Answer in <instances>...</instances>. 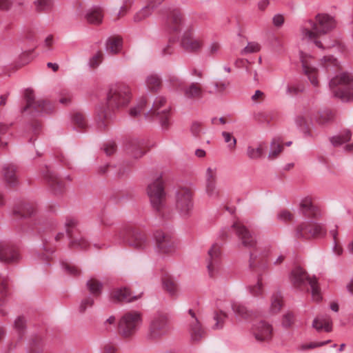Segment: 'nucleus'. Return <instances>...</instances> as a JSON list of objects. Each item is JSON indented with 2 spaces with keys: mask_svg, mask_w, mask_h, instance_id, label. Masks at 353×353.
I'll use <instances>...</instances> for the list:
<instances>
[{
  "mask_svg": "<svg viewBox=\"0 0 353 353\" xmlns=\"http://www.w3.org/2000/svg\"><path fill=\"white\" fill-rule=\"evenodd\" d=\"M307 23L312 30L308 27L301 28L303 39L312 40L318 48L324 49L323 44L317 38L335 28L336 22L334 18L326 14H319L316 16V22L309 20Z\"/></svg>",
  "mask_w": 353,
  "mask_h": 353,
  "instance_id": "obj_1",
  "label": "nucleus"
},
{
  "mask_svg": "<svg viewBox=\"0 0 353 353\" xmlns=\"http://www.w3.org/2000/svg\"><path fill=\"white\" fill-rule=\"evenodd\" d=\"M334 97L343 102L353 99V75L347 72H342L333 77L329 83Z\"/></svg>",
  "mask_w": 353,
  "mask_h": 353,
  "instance_id": "obj_2",
  "label": "nucleus"
},
{
  "mask_svg": "<svg viewBox=\"0 0 353 353\" xmlns=\"http://www.w3.org/2000/svg\"><path fill=\"white\" fill-rule=\"evenodd\" d=\"M131 98L132 92L129 85L121 83L112 85L107 96L108 108L112 110L124 108Z\"/></svg>",
  "mask_w": 353,
  "mask_h": 353,
  "instance_id": "obj_3",
  "label": "nucleus"
},
{
  "mask_svg": "<svg viewBox=\"0 0 353 353\" xmlns=\"http://www.w3.org/2000/svg\"><path fill=\"white\" fill-rule=\"evenodd\" d=\"M155 250L162 255L173 256L179 249V243L174 235L168 232L158 230L154 234Z\"/></svg>",
  "mask_w": 353,
  "mask_h": 353,
  "instance_id": "obj_4",
  "label": "nucleus"
},
{
  "mask_svg": "<svg viewBox=\"0 0 353 353\" xmlns=\"http://www.w3.org/2000/svg\"><path fill=\"white\" fill-rule=\"evenodd\" d=\"M290 278L292 283L298 288L309 284L312 299L315 301H319L321 299L320 289L315 276H309L302 268L297 267L292 271Z\"/></svg>",
  "mask_w": 353,
  "mask_h": 353,
  "instance_id": "obj_5",
  "label": "nucleus"
},
{
  "mask_svg": "<svg viewBox=\"0 0 353 353\" xmlns=\"http://www.w3.org/2000/svg\"><path fill=\"white\" fill-rule=\"evenodd\" d=\"M147 194L152 208L161 212L165 207V193L164 191L161 176L152 179L147 188Z\"/></svg>",
  "mask_w": 353,
  "mask_h": 353,
  "instance_id": "obj_6",
  "label": "nucleus"
},
{
  "mask_svg": "<svg viewBox=\"0 0 353 353\" xmlns=\"http://www.w3.org/2000/svg\"><path fill=\"white\" fill-rule=\"evenodd\" d=\"M142 324V317L140 312L130 311L125 313L119 321V332L120 334L129 338L133 336Z\"/></svg>",
  "mask_w": 353,
  "mask_h": 353,
  "instance_id": "obj_7",
  "label": "nucleus"
},
{
  "mask_svg": "<svg viewBox=\"0 0 353 353\" xmlns=\"http://www.w3.org/2000/svg\"><path fill=\"white\" fill-rule=\"evenodd\" d=\"M170 330L169 319L166 314L157 313L150 319L147 338L157 340L165 335Z\"/></svg>",
  "mask_w": 353,
  "mask_h": 353,
  "instance_id": "obj_8",
  "label": "nucleus"
},
{
  "mask_svg": "<svg viewBox=\"0 0 353 353\" xmlns=\"http://www.w3.org/2000/svg\"><path fill=\"white\" fill-rule=\"evenodd\" d=\"M117 237L119 240L128 242L130 246L138 250H143L148 245L145 235L131 227L121 229L118 232Z\"/></svg>",
  "mask_w": 353,
  "mask_h": 353,
  "instance_id": "obj_9",
  "label": "nucleus"
},
{
  "mask_svg": "<svg viewBox=\"0 0 353 353\" xmlns=\"http://www.w3.org/2000/svg\"><path fill=\"white\" fill-rule=\"evenodd\" d=\"M192 192L181 188L176 192V209L182 218H188L193 210Z\"/></svg>",
  "mask_w": 353,
  "mask_h": 353,
  "instance_id": "obj_10",
  "label": "nucleus"
},
{
  "mask_svg": "<svg viewBox=\"0 0 353 353\" xmlns=\"http://www.w3.org/2000/svg\"><path fill=\"white\" fill-rule=\"evenodd\" d=\"M326 234L323 225L312 222H304L299 225L295 230L297 239H309L310 237H323Z\"/></svg>",
  "mask_w": 353,
  "mask_h": 353,
  "instance_id": "obj_11",
  "label": "nucleus"
},
{
  "mask_svg": "<svg viewBox=\"0 0 353 353\" xmlns=\"http://www.w3.org/2000/svg\"><path fill=\"white\" fill-rule=\"evenodd\" d=\"M187 321V329L191 340L194 342L201 341L205 336L206 332L198 315L191 309L188 311Z\"/></svg>",
  "mask_w": 353,
  "mask_h": 353,
  "instance_id": "obj_12",
  "label": "nucleus"
},
{
  "mask_svg": "<svg viewBox=\"0 0 353 353\" xmlns=\"http://www.w3.org/2000/svg\"><path fill=\"white\" fill-rule=\"evenodd\" d=\"M21 257L18 250L10 243L0 241V261L7 264L17 263Z\"/></svg>",
  "mask_w": 353,
  "mask_h": 353,
  "instance_id": "obj_13",
  "label": "nucleus"
},
{
  "mask_svg": "<svg viewBox=\"0 0 353 353\" xmlns=\"http://www.w3.org/2000/svg\"><path fill=\"white\" fill-rule=\"evenodd\" d=\"M77 224V221L76 219L73 217L66 218L65 227L70 239V245L72 248H79L81 250L86 249L89 245L88 241L81 236H73L72 234V229L74 228Z\"/></svg>",
  "mask_w": 353,
  "mask_h": 353,
  "instance_id": "obj_14",
  "label": "nucleus"
},
{
  "mask_svg": "<svg viewBox=\"0 0 353 353\" xmlns=\"http://www.w3.org/2000/svg\"><path fill=\"white\" fill-rule=\"evenodd\" d=\"M242 245L248 248H253L256 246L255 238L250 234L249 230L240 221H236L232 225Z\"/></svg>",
  "mask_w": 353,
  "mask_h": 353,
  "instance_id": "obj_15",
  "label": "nucleus"
},
{
  "mask_svg": "<svg viewBox=\"0 0 353 353\" xmlns=\"http://www.w3.org/2000/svg\"><path fill=\"white\" fill-rule=\"evenodd\" d=\"M181 45L188 52H197L202 48L203 41L194 37L191 31H186L181 39Z\"/></svg>",
  "mask_w": 353,
  "mask_h": 353,
  "instance_id": "obj_16",
  "label": "nucleus"
},
{
  "mask_svg": "<svg viewBox=\"0 0 353 353\" xmlns=\"http://www.w3.org/2000/svg\"><path fill=\"white\" fill-rule=\"evenodd\" d=\"M126 153L133 159H139L146 152L143 140L132 139L126 145Z\"/></svg>",
  "mask_w": 353,
  "mask_h": 353,
  "instance_id": "obj_17",
  "label": "nucleus"
},
{
  "mask_svg": "<svg viewBox=\"0 0 353 353\" xmlns=\"http://www.w3.org/2000/svg\"><path fill=\"white\" fill-rule=\"evenodd\" d=\"M44 177L54 194H59L65 190V184L63 180L59 178L54 172L47 170Z\"/></svg>",
  "mask_w": 353,
  "mask_h": 353,
  "instance_id": "obj_18",
  "label": "nucleus"
},
{
  "mask_svg": "<svg viewBox=\"0 0 353 353\" xmlns=\"http://www.w3.org/2000/svg\"><path fill=\"white\" fill-rule=\"evenodd\" d=\"M312 326L317 332H330L333 327L332 319L327 314L318 315L313 320Z\"/></svg>",
  "mask_w": 353,
  "mask_h": 353,
  "instance_id": "obj_19",
  "label": "nucleus"
},
{
  "mask_svg": "<svg viewBox=\"0 0 353 353\" xmlns=\"http://www.w3.org/2000/svg\"><path fill=\"white\" fill-rule=\"evenodd\" d=\"M253 332L257 341H268L271 339L272 328L268 323L261 321L254 325Z\"/></svg>",
  "mask_w": 353,
  "mask_h": 353,
  "instance_id": "obj_20",
  "label": "nucleus"
},
{
  "mask_svg": "<svg viewBox=\"0 0 353 353\" xmlns=\"http://www.w3.org/2000/svg\"><path fill=\"white\" fill-rule=\"evenodd\" d=\"M170 112H146L144 117L146 120L154 121L160 123L165 128H167L170 123Z\"/></svg>",
  "mask_w": 353,
  "mask_h": 353,
  "instance_id": "obj_21",
  "label": "nucleus"
},
{
  "mask_svg": "<svg viewBox=\"0 0 353 353\" xmlns=\"http://www.w3.org/2000/svg\"><path fill=\"white\" fill-rule=\"evenodd\" d=\"M183 23L181 13L179 10H172L167 19L168 28L173 32H179Z\"/></svg>",
  "mask_w": 353,
  "mask_h": 353,
  "instance_id": "obj_22",
  "label": "nucleus"
},
{
  "mask_svg": "<svg viewBox=\"0 0 353 353\" xmlns=\"http://www.w3.org/2000/svg\"><path fill=\"white\" fill-rule=\"evenodd\" d=\"M208 273L210 278L220 279L225 276L226 270L222 265L221 261H208Z\"/></svg>",
  "mask_w": 353,
  "mask_h": 353,
  "instance_id": "obj_23",
  "label": "nucleus"
},
{
  "mask_svg": "<svg viewBox=\"0 0 353 353\" xmlns=\"http://www.w3.org/2000/svg\"><path fill=\"white\" fill-rule=\"evenodd\" d=\"M306 55L303 54V52H301L300 54V59L302 63V67L304 73L308 77L311 83L314 85L317 86L319 84V81L317 80L316 77V69L313 68L306 60L305 59Z\"/></svg>",
  "mask_w": 353,
  "mask_h": 353,
  "instance_id": "obj_24",
  "label": "nucleus"
},
{
  "mask_svg": "<svg viewBox=\"0 0 353 353\" xmlns=\"http://www.w3.org/2000/svg\"><path fill=\"white\" fill-rule=\"evenodd\" d=\"M300 209L309 217L316 218L320 214L319 208L312 203L310 197H305L301 201Z\"/></svg>",
  "mask_w": 353,
  "mask_h": 353,
  "instance_id": "obj_25",
  "label": "nucleus"
},
{
  "mask_svg": "<svg viewBox=\"0 0 353 353\" xmlns=\"http://www.w3.org/2000/svg\"><path fill=\"white\" fill-rule=\"evenodd\" d=\"M2 172L7 183L12 186L18 183L17 167L15 165L12 163L5 164L3 167Z\"/></svg>",
  "mask_w": 353,
  "mask_h": 353,
  "instance_id": "obj_26",
  "label": "nucleus"
},
{
  "mask_svg": "<svg viewBox=\"0 0 353 353\" xmlns=\"http://www.w3.org/2000/svg\"><path fill=\"white\" fill-rule=\"evenodd\" d=\"M267 256V254L259 251H253L250 253V265L251 268L257 267L260 270H265L268 263L264 258Z\"/></svg>",
  "mask_w": 353,
  "mask_h": 353,
  "instance_id": "obj_27",
  "label": "nucleus"
},
{
  "mask_svg": "<svg viewBox=\"0 0 353 353\" xmlns=\"http://www.w3.org/2000/svg\"><path fill=\"white\" fill-rule=\"evenodd\" d=\"M112 297L117 301L132 302L141 297V294L132 296L131 292L126 288H118L114 290Z\"/></svg>",
  "mask_w": 353,
  "mask_h": 353,
  "instance_id": "obj_28",
  "label": "nucleus"
},
{
  "mask_svg": "<svg viewBox=\"0 0 353 353\" xmlns=\"http://www.w3.org/2000/svg\"><path fill=\"white\" fill-rule=\"evenodd\" d=\"M85 17L89 23L101 24L103 18V10L100 7L94 6L87 12Z\"/></svg>",
  "mask_w": 353,
  "mask_h": 353,
  "instance_id": "obj_29",
  "label": "nucleus"
},
{
  "mask_svg": "<svg viewBox=\"0 0 353 353\" xmlns=\"http://www.w3.org/2000/svg\"><path fill=\"white\" fill-rule=\"evenodd\" d=\"M265 143H259L256 145H249L246 150V155L250 159L256 160L261 159L265 154Z\"/></svg>",
  "mask_w": 353,
  "mask_h": 353,
  "instance_id": "obj_30",
  "label": "nucleus"
},
{
  "mask_svg": "<svg viewBox=\"0 0 353 353\" xmlns=\"http://www.w3.org/2000/svg\"><path fill=\"white\" fill-rule=\"evenodd\" d=\"M312 117L317 124L323 125L334 120V112H313Z\"/></svg>",
  "mask_w": 353,
  "mask_h": 353,
  "instance_id": "obj_31",
  "label": "nucleus"
},
{
  "mask_svg": "<svg viewBox=\"0 0 353 353\" xmlns=\"http://www.w3.org/2000/svg\"><path fill=\"white\" fill-rule=\"evenodd\" d=\"M34 212V208L30 203H23L16 205L13 209V214L17 216L27 217Z\"/></svg>",
  "mask_w": 353,
  "mask_h": 353,
  "instance_id": "obj_32",
  "label": "nucleus"
},
{
  "mask_svg": "<svg viewBox=\"0 0 353 353\" xmlns=\"http://www.w3.org/2000/svg\"><path fill=\"white\" fill-rule=\"evenodd\" d=\"M183 90L185 97L189 99L201 98L203 97V90L196 83H192L188 86L184 88Z\"/></svg>",
  "mask_w": 353,
  "mask_h": 353,
  "instance_id": "obj_33",
  "label": "nucleus"
},
{
  "mask_svg": "<svg viewBox=\"0 0 353 353\" xmlns=\"http://www.w3.org/2000/svg\"><path fill=\"white\" fill-rule=\"evenodd\" d=\"M121 46L122 39L119 37H110L106 41V51L113 54H117Z\"/></svg>",
  "mask_w": 353,
  "mask_h": 353,
  "instance_id": "obj_34",
  "label": "nucleus"
},
{
  "mask_svg": "<svg viewBox=\"0 0 353 353\" xmlns=\"http://www.w3.org/2000/svg\"><path fill=\"white\" fill-rule=\"evenodd\" d=\"M13 329L19 339H21L26 330V321L23 316H19L15 319L13 323Z\"/></svg>",
  "mask_w": 353,
  "mask_h": 353,
  "instance_id": "obj_35",
  "label": "nucleus"
},
{
  "mask_svg": "<svg viewBox=\"0 0 353 353\" xmlns=\"http://www.w3.org/2000/svg\"><path fill=\"white\" fill-rule=\"evenodd\" d=\"M228 318V314L223 312H215L213 314L214 324L211 325V329L213 330H219L223 327L225 319Z\"/></svg>",
  "mask_w": 353,
  "mask_h": 353,
  "instance_id": "obj_36",
  "label": "nucleus"
},
{
  "mask_svg": "<svg viewBox=\"0 0 353 353\" xmlns=\"http://www.w3.org/2000/svg\"><path fill=\"white\" fill-rule=\"evenodd\" d=\"M283 306L281 294L279 292L274 293L271 297L270 312L271 314H277Z\"/></svg>",
  "mask_w": 353,
  "mask_h": 353,
  "instance_id": "obj_37",
  "label": "nucleus"
},
{
  "mask_svg": "<svg viewBox=\"0 0 353 353\" xmlns=\"http://www.w3.org/2000/svg\"><path fill=\"white\" fill-rule=\"evenodd\" d=\"M87 288L93 296H99L102 290L103 283L96 278H90L86 283Z\"/></svg>",
  "mask_w": 353,
  "mask_h": 353,
  "instance_id": "obj_38",
  "label": "nucleus"
},
{
  "mask_svg": "<svg viewBox=\"0 0 353 353\" xmlns=\"http://www.w3.org/2000/svg\"><path fill=\"white\" fill-rule=\"evenodd\" d=\"M283 146L281 145V141L279 139H273L270 143V150L268 154V159L270 160H274L278 157L279 154L282 152Z\"/></svg>",
  "mask_w": 353,
  "mask_h": 353,
  "instance_id": "obj_39",
  "label": "nucleus"
},
{
  "mask_svg": "<svg viewBox=\"0 0 353 353\" xmlns=\"http://www.w3.org/2000/svg\"><path fill=\"white\" fill-rule=\"evenodd\" d=\"M232 308L237 319H245L250 315V311L239 303H233Z\"/></svg>",
  "mask_w": 353,
  "mask_h": 353,
  "instance_id": "obj_40",
  "label": "nucleus"
},
{
  "mask_svg": "<svg viewBox=\"0 0 353 353\" xmlns=\"http://www.w3.org/2000/svg\"><path fill=\"white\" fill-rule=\"evenodd\" d=\"M161 84V79L157 74H150L147 77L146 85L151 91H158Z\"/></svg>",
  "mask_w": 353,
  "mask_h": 353,
  "instance_id": "obj_41",
  "label": "nucleus"
},
{
  "mask_svg": "<svg viewBox=\"0 0 353 353\" xmlns=\"http://www.w3.org/2000/svg\"><path fill=\"white\" fill-rule=\"evenodd\" d=\"M351 132L346 130L336 136H334L330 139V141L334 146H339L350 140Z\"/></svg>",
  "mask_w": 353,
  "mask_h": 353,
  "instance_id": "obj_42",
  "label": "nucleus"
},
{
  "mask_svg": "<svg viewBox=\"0 0 353 353\" xmlns=\"http://www.w3.org/2000/svg\"><path fill=\"white\" fill-rule=\"evenodd\" d=\"M52 108L51 102L46 99H38L31 105L30 109L34 110H49Z\"/></svg>",
  "mask_w": 353,
  "mask_h": 353,
  "instance_id": "obj_43",
  "label": "nucleus"
},
{
  "mask_svg": "<svg viewBox=\"0 0 353 353\" xmlns=\"http://www.w3.org/2000/svg\"><path fill=\"white\" fill-rule=\"evenodd\" d=\"M208 261H221V245L218 243H214L212 245L211 248L208 252Z\"/></svg>",
  "mask_w": 353,
  "mask_h": 353,
  "instance_id": "obj_44",
  "label": "nucleus"
},
{
  "mask_svg": "<svg viewBox=\"0 0 353 353\" xmlns=\"http://www.w3.org/2000/svg\"><path fill=\"white\" fill-rule=\"evenodd\" d=\"M35 10L37 12L48 11L52 7V0H35L34 1Z\"/></svg>",
  "mask_w": 353,
  "mask_h": 353,
  "instance_id": "obj_45",
  "label": "nucleus"
},
{
  "mask_svg": "<svg viewBox=\"0 0 353 353\" xmlns=\"http://www.w3.org/2000/svg\"><path fill=\"white\" fill-rule=\"evenodd\" d=\"M248 288L253 296H257L261 295L263 292L261 275L258 276L257 281L255 284L249 285Z\"/></svg>",
  "mask_w": 353,
  "mask_h": 353,
  "instance_id": "obj_46",
  "label": "nucleus"
},
{
  "mask_svg": "<svg viewBox=\"0 0 353 353\" xmlns=\"http://www.w3.org/2000/svg\"><path fill=\"white\" fill-rule=\"evenodd\" d=\"M224 142L228 144L227 147L229 150L233 151L236 148V139L232 133L223 131L221 133Z\"/></svg>",
  "mask_w": 353,
  "mask_h": 353,
  "instance_id": "obj_47",
  "label": "nucleus"
},
{
  "mask_svg": "<svg viewBox=\"0 0 353 353\" xmlns=\"http://www.w3.org/2000/svg\"><path fill=\"white\" fill-rule=\"evenodd\" d=\"M9 128V125L0 123V151H4L8 148V142L3 136L7 133Z\"/></svg>",
  "mask_w": 353,
  "mask_h": 353,
  "instance_id": "obj_48",
  "label": "nucleus"
},
{
  "mask_svg": "<svg viewBox=\"0 0 353 353\" xmlns=\"http://www.w3.org/2000/svg\"><path fill=\"white\" fill-rule=\"evenodd\" d=\"M154 9L148 4L139 12H138L134 17V21L135 22H140L146 17H149Z\"/></svg>",
  "mask_w": 353,
  "mask_h": 353,
  "instance_id": "obj_49",
  "label": "nucleus"
},
{
  "mask_svg": "<svg viewBox=\"0 0 353 353\" xmlns=\"http://www.w3.org/2000/svg\"><path fill=\"white\" fill-rule=\"evenodd\" d=\"M24 98L26 101V105L23 110H27L30 108L31 105L36 101L34 90L31 88H27L24 92Z\"/></svg>",
  "mask_w": 353,
  "mask_h": 353,
  "instance_id": "obj_50",
  "label": "nucleus"
},
{
  "mask_svg": "<svg viewBox=\"0 0 353 353\" xmlns=\"http://www.w3.org/2000/svg\"><path fill=\"white\" fill-rule=\"evenodd\" d=\"M330 342V340H327L322 342H310L307 343L301 344L298 347L299 351H305L310 349L316 348L326 345Z\"/></svg>",
  "mask_w": 353,
  "mask_h": 353,
  "instance_id": "obj_51",
  "label": "nucleus"
},
{
  "mask_svg": "<svg viewBox=\"0 0 353 353\" xmlns=\"http://www.w3.org/2000/svg\"><path fill=\"white\" fill-rule=\"evenodd\" d=\"M94 299L91 296H87L84 297L80 302L79 306V311L81 313H83L87 309L90 308L94 305Z\"/></svg>",
  "mask_w": 353,
  "mask_h": 353,
  "instance_id": "obj_52",
  "label": "nucleus"
},
{
  "mask_svg": "<svg viewBox=\"0 0 353 353\" xmlns=\"http://www.w3.org/2000/svg\"><path fill=\"white\" fill-rule=\"evenodd\" d=\"M261 50V46L257 42H248V45L241 50V54L245 55L255 53Z\"/></svg>",
  "mask_w": 353,
  "mask_h": 353,
  "instance_id": "obj_53",
  "label": "nucleus"
},
{
  "mask_svg": "<svg viewBox=\"0 0 353 353\" xmlns=\"http://www.w3.org/2000/svg\"><path fill=\"white\" fill-rule=\"evenodd\" d=\"M205 192L207 195L211 199H216L219 196V190L216 186V183H206Z\"/></svg>",
  "mask_w": 353,
  "mask_h": 353,
  "instance_id": "obj_54",
  "label": "nucleus"
},
{
  "mask_svg": "<svg viewBox=\"0 0 353 353\" xmlns=\"http://www.w3.org/2000/svg\"><path fill=\"white\" fill-rule=\"evenodd\" d=\"M165 290L172 296L176 295L177 292V285L172 279H167L163 281Z\"/></svg>",
  "mask_w": 353,
  "mask_h": 353,
  "instance_id": "obj_55",
  "label": "nucleus"
},
{
  "mask_svg": "<svg viewBox=\"0 0 353 353\" xmlns=\"http://www.w3.org/2000/svg\"><path fill=\"white\" fill-rule=\"evenodd\" d=\"M253 118L259 123H269L270 118L268 112H254Z\"/></svg>",
  "mask_w": 353,
  "mask_h": 353,
  "instance_id": "obj_56",
  "label": "nucleus"
},
{
  "mask_svg": "<svg viewBox=\"0 0 353 353\" xmlns=\"http://www.w3.org/2000/svg\"><path fill=\"white\" fill-rule=\"evenodd\" d=\"M216 169L208 168L205 172V184L216 183Z\"/></svg>",
  "mask_w": 353,
  "mask_h": 353,
  "instance_id": "obj_57",
  "label": "nucleus"
},
{
  "mask_svg": "<svg viewBox=\"0 0 353 353\" xmlns=\"http://www.w3.org/2000/svg\"><path fill=\"white\" fill-rule=\"evenodd\" d=\"M293 219V214L288 210H281L277 214V219L282 222H287Z\"/></svg>",
  "mask_w": 353,
  "mask_h": 353,
  "instance_id": "obj_58",
  "label": "nucleus"
},
{
  "mask_svg": "<svg viewBox=\"0 0 353 353\" xmlns=\"http://www.w3.org/2000/svg\"><path fill=\"white\" fill-rule=\"evenodd\" d=\"M63 268L68 274L74 276L78 275L80 272V270L77 267L68 263L63 264Z\"/></svg>",
  "mask_w": 353,
  "mask_h": 353,
  "instance_id": "obj_59",
  "label": "nucleus"
},
{
  "mask_svg": "<svg viewBox=\"0 0 353 353\" xmlns=\"http://www.w3.org/2000/svg\"><path fill=\"white\" fill-rule=\"evenodd\" d=\"M73 120L79 127L83 128L85 125V121L81 112H76L72 116Z\"/></svg>",
  "mask_w": 353,
  "mask_h": 353,
  "instance_id": "obj_60",
  "label": "nucleus"
},
{
  "mask_svg": "<svg viewBox=\"0 0 353 353\" xmlns=\"http://www.w3.org/2000/svg\"><path fill=\"white\" fill-rule=\"evenodd\" d=\"M294 323V315L291 312H287L283 315L282 325L286 328L290 327Z\"/></svg>",
  "mask_w": 353,
  "mask_h": 353,
  "instance_id": "obj_61",
  "label": "nucleus"
},
{
  "mask_svg": "<svg viewBox=\"0 0 353 353\" xmlns=\"http://www.w3.org/2000/svg\"><path fill=\"white\" fill-rule=\"evenodd\" d=\"M321 61L325 68H328L330 65L336 66L338 64L337 60L330 55L323 57Z\"/></svg>",
  "mask_w": 353,
  "mask_h": 353,
  "instance_id": "obj_62",
  "label": "nucleus"
},
{
  "mask_svg": "<svg viewBox=\"0 0 353 353\" xmlns=\"http://www.w3.org/2000/svg\"><path fill=\"white\" fill-rule=\"evenodd\" d=\"M166 99L163 97H157L153 103V110L163 108L166 103Z\"/></svg>",
  "mask_w": 353,
  "mask_h": 353,
  "instance_id": "obj_63",
  "label": "nucleus"
},
{
  "mask_svg": "<svg viewBox=\"0 0 353 353\" xmlns=\"http://www.w3.org/2000/svg\"><path fill=\"white\" fill-rule=\"evenodd\" d=\"M303 90L304 88L303 86L288 85L287 87V93L290 95H296L303 92Z\"/></svg>",
  "mask_w": 353,
  "mask_h": 353,
  "instance_id": "obj_64",
  "label": "nucleus"
}]
</instances>
